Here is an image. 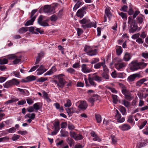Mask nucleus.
I'll use <instances>...</instances> for the list:
<instances>
[{"label": "nucleus", "mask_w": 148, "mask_h": 148, "mask_svg": "<svg viewBox=\"0 0 148 148\" xmlns=\"http://www.w3.org/2000/svg\"><path fill=\"white\" fill-rule=\"evenodd\" d=\"M133 116L132 115H129L128 116V119L127 121L131 124L133 123L134 120L133 119Z\"/></svg>", "instance_id": "obj_41"}, {"label": "nucleus", "mask_w": 148, "mask_h": 148, "mask_svg": "<svg viewBox=\"0 0 148 148\" xmlns=\"http://www.w3.org/2000/svg\"><path fill=\"white\" fill-rule=\"evenodd\" d=\"M43 12L45 13L52 14L56 12L54 7H51L49 5H46L43 8Z\"/></svg>", "instance_id": "obj_5"}, {"label": "nucleus", "mask_w": 148, "mask_h": 148, "mask_svg": "<svg viewBox=\"0 0 148 148\" xmlns=\"http://www.w3.org/2000/svg\"><path fill=\"white\" fill-rule=\"evenodd\" d=\"M146 81H147L146 79L145 78H142L136 82V86L139 87L141 86L142 84H143L144 82Z\"/></svg>", "instance_id": "obj_20"}, {"label": "nucleus", "mask_w": 148, "mask_h": 148, "mask_svg": "<svg viewBox=\"0 0 148 148\" xmlns=\"http://www.w3.org/2000/svg\"><path fill=\"white\" fill-rule=\"evenodd\" d=\"M84 51L87 53V54L90 56H93L97 55V50L96 49L93 50L90 46H85L84 49Z\"/></svg>", "instance_id": "obj_4"}, {"label": "nucleus", "mask_w": 148, "mask_h": 148, "mask_svg": "<svg viewBox=\"0 0 148 148\" xmlns=\"http://www.w3.org/2000/svg\"><path fill=\"white\" fill-rule=\"evenodd\" d=\"M8 62L7 59L5 58H3V59H0V64H7Z\"/></svg>", "instance_id": "obj_45"}, {"label": "nucleus", "mask_w": 148, "mask_h": 148, "mask_svg": "<svg viewBox=\"0 0 148 148\" xmlns=\"http://www.w3.org/2000/svg\"><path fill=\"white\" fill-rule=\"evenodd\" d=\"M115 117L117 120V121L119 123H123L125 121V119L124 117L121 118V114L118 115H115Z\"/></svg>", "instance_id": "obj_15"}, {"label": "nucleus", "mask_w": 148, "mask_h": 148, "mask_svg": "<svg viewBox=\"0 0 148 148\" xmlns=\"http://www.w3.org/2000/svg\"><path fill=\"white\" fill-rule=\"evenodd\" d=\"M64 76V75L63 74L55 75L53 76L54 78L57 80H54L53 82L56 84L59 88H62L66 83V82L63 78Z\"/></svg>", "instance_id": "obj_1"}, {"label": "nucleus", "mask_w": 148, "mask_h": 148, "mask_svg": "<svg viewBox=\"0 0 148 148\" xmlns=\"http://www.w3.org/2000/svg\"><path fill=\"white\" fill-rule=\"evenodd\" d=\"M83 138V136H82V135L79 134L78 135H77L76 134V136L75 137V140H80L82 139Z\"/></svg>", "instance_id": "obj_46"}, {"label": "nucleus", "mask_w": 148, "mask_h": 148, "mask_svg": "<svg viewBox=\"0 0 148 148\" xmlns=\"http://www.w3.org/2000/svg\"><path fill=\"white\" fill-rule=\"evenodd\" d=\"M122 103L127 108L129 107L130 105V102L125 100H122Z\"/></svg>", "instance_id": "obj_35"}, {"label": "nucleus", "mask_w": 148, "mask_h": 148, "mask_svg": "<svg viewBox=\"0 0 148 148\" xmlns=\"http://www.w3.org/2000/svg\"><path fill=\"white\" fill-rule=\"evenodd\" d=\"M40 103L38 102L34 104L33 105L34 109H35L36 110H39L40 108L39 105Z\"/></svg>", "instance_id": "obj_44"}, {"label": "nucleus", "mask_w": 148, "mask_h": 148, "mask_svg": "<svg viewBox=\"0 0 148 148\" xmlns=\"http://www.w3.org/2000/svg\"><path fill=\"white\" fill-rule=\"evenodd\" d=\"M39 67L38 65H37L35 66H33L32 68L29 71V72H30L35 71L37 68H38Z\"/></svg>", "instance_id": "obj_61"}, {"label": "nucleus", "mask_w": 148, "mask_h": 148, "mask_svg": "<svg viewBox=\"0 0 148 148\" xmlns=\"http://www.w3.org/2000/svg\"><path fill=\"white\" fill-rule=\"evenodd\" d=\"M82 3L80 1H78L74 7L73 9L74 10H76L78 8L80 7Z\"/></svg>", "instance_id": "obj_29"}, {"label": "nucleus", "mask_w": 148, "mask_h": 148, "mask_svg": "<svg viewBox=\"0 0 148 148\" xmlns=\"http://www.w3.org/2000/svg\"><path fill=\"white\" fill-rule=\"evenodd\" d=\"M116 52L118 55H120L122 53V48L121 47H119L118 48L116 49Z\"/></svg>", "instance_id": "obj_43"}, {"label": "nucleus", "mask_w": 148, "mask_h": 148, "mask_svg": "<svg viewBox=\"0 0 148 148\" xmlns=\"http://www.w3.org/2000/svg\"><path fill=\"white\" fill-rule=\"evenodd\" d=\"M91 77H92L94 80L99 82L102 80V77L97 75L95 73L92 74Z\"/></svg>", "instance_id": "obj_14"}, {"label": "nucleus", "mask_w": 148, "mask_h": 148, "mask_svg": "<svg viewBox=\"0 0 148 148\" xmlns=\"http://www.w3.org/2000/svg\"><path fill=\"white\" fill-rule=\"evenodd\" d=\"M17 56L14 54H11L9 56L8 59L10 60H14L16 58Z\"/></svg>", "instance_id": "obj_53"}, {"label": "nucleus", "mask_w": 148, "mask_h": 148, "mask_svg": "<svg viewBox=\"0 0 148 148\" xmlns=\"http://www.w3.org/2000/svg\"><path fill=\"white\" fill-rule=\"evenodd\" d=\"M60 133L62 136L65 137L69 136V133L68 132L65 131L63 130H61Z\"/></svg>", "instance_id": "obj_28"}, {"label": "nucleus", "mask_w": 148, "mask_h": 148, "mask_svg": "<svg viewBox=\"0 0 148 148\" xmlns=\"http://www.w3.org/2000/svg\"><path fill=\"white\" fill-rule=\"evenodd\" d=\"M91 136L93 137V140L95 141H97L100 142L101 140V139L97 135L94 131H92L90 132Z\"/></svg>", "instance_id": "obj_13"}, {"label": "nucleus", "mask_w": 148, "mask_h": 148, "mask_svg": "<svg viewBox=\"0 0 148 148\" xmlns=\"http://www.w3.org/2000/svg\"><path fill=\"white\" fill-rule=\"evenodd\" d=\"M27 31V28L26 27H22L18 31L19 33L22 34L26 32Z\"/></svg>", "instance_id": "obj_32"}, {"label": "nucleus", "mask_w": 148, "mask_h": 148, "mask_svg": "<svg viewBox=\"0 0 148 148\" xmlns=\"http://www.w3.org/2000/svg\"><path fill=\"white\" fill-rule=\"evenodd\" d=\"M95 116L97 122L98 123H100L101 120V116L100 114H95Z\"/></svg>", "instance_id": "obj_26"}, {"label": "nucleus", "mask_w": 148, "mask_h": 148, "mask_svg": "<svg viewBox=\"0 0 148 148\" xmlns=\"http://www.w3.org/2000/svg\"><path fill=\"white\" fill-rule=\"evenodd\" d=\"M92 66L90 68L88 67L86 64H83L81 66L82 71L84 73H88L92 71Z\"/></svg>", "instance_id": "obj_6"}, {"label": "nucleus", "mask_w": 148, "mask_h": 148, "mask_svg": "<svg viewBox=\"0 0 148 148\" xmlns=\"http://www.w3.org/2000/svg\"><path fill=\"white\" fill-rule=\"evenodd\" d=\"M105 13L106 15L109 18H110L112 16L110 10L107 9H106L105 10Z\"/></svg>", "instance_id": "obj_47"}, {"label": "nucleus", "mask_w": 148, "mask_h": 148, "mask_svg": "<svg viewBox=\"0 0 148 148\" xmlns=\"http://www.w3.org/2000/svg\"><path fill=\"white\" fill-rule=\"evenodd\" d=\"M86 9V7H84L79 9L77 13V16L80 18H82L84 16V14L86 13L85 10Z\"/></svg>", "instance_id": "obj_7"}, {"label": "nucleus", "mask_w": 148, "mask_h": 148, "mask_svg": "<svg viewBox=\"0 0 148 148\" xmlns=\"http://www.w3.org/2000/svg\"><path fill=\"white\" fill-rule=\"evenodd\" d=\"M125 98L127 100H131L132 99L130 92L127 94L125 95Z\"/></svg>", "instance_id": "obj_54"}, {"label": "nucleus", "mask_w": 148, "mask_h": 148, "mask_svg": "<svg viewBox=\"0 0 148 148\" xmlns=\"http://www.w3.org/2000/svg\"><path fill=\"white\" fill-rule=\"evenodd\" d=\"M44 53L43 52H41L40 53H38V56L36 59L35 64H37L40 60L41 58L44 56Z\"/></svg>", "instance_id": "obj_17"}, {"label": "nucleus", "mask_w": 148, "mask_h": 148, "mask_svg": "<svg viewBox=\"0 0 148 148\" xmlns=\"http://www.w3.org/2000/svg\"><path fill=\"white\" fill-rule=\"evenodd\" d=\"M36 17V16L35 15L31 18V19L27 21L25 24V25L28 26L29 25H32Z\"/></svg>", "instance_id": "obj_18"}, {"label": "nucleus", "mask_w": 148, "mask_h": 148, "mask_svg": "<svg viewBox=\"0 0 148 148\" xmlns=\"http://www.w3.org/2000/svg\"><path fill=\"white\" fill-rule=\"evenodd\" d=\"M128 9V7L127 5H124L121 7L120 10L124 12H126L127 11Z\"/></svg>", "instance_id": "obj_55"}, {"label": "nucleus", "mask_w": 148, "mask_h": 148, "mask_svg": "<svg viewBox=\"0 0 148 148\" xmlns=\"http://www.w3.org/2000/svg\"><path fill=\"white\" fill-rule=\"evenodd\" d=\"M131 58L130 54L128 53H126L124 55L123 59L125 61H128Z\"/></svg>", "instance_id": "obj_30"}, {"label": "nucleus", "mask_w": 148, "mask_h": 148, "mask_svg": "<svg viewBox=\"0 0 148 148\" xmlns=\"http://www.w3.org/2000/svg\"><path fill=\"white\" fill-rule=\"evenodd\" d=\"M57 16L55 14H53L50 17V20L52 21H56L58 19Z\"/></svg>", "instance_id": "obj_42"}, {"label": "nucleus", "mask_w": 148, "mask_h": 148, "mask_svg": "<svg viewBox=\"0 0 148 148\" xmlns=\"http://www.w3.org/2000/svg\"><path fill=\"white\" fill-rule=\"evenodd\" d=\"M105 63V60L104 61L102 62L98 63L94 65V67L95 69H98L100 68L101 67L104 65Z\"/></svg>", "instance_id": "obj_21"}, {"label": "nucleus", "mask_w": 148, "mask_h": 148, "mask_svg": "<svg viewBox=\"0 0 148 148\" xmlns=\"http://www.w3.org/2000/svg\"><path fill=\"white\" fill-rule=\"evenodd\" d=\"M126 64L125 62L118 63L115 65V67L118 70H120L126 66Z\"/></svg>", "instance_id": "obj_12"}, {"label": "nucleus", "mask_w": 148, "mask_h": 148, "mask_svg": "<svg viewBox=\"0 0 148 148\" xmlns=\"http://www.w3.org/2000/svg\"><path fill=\"white\" fill-rule=\"evenodd\" d=\"M119 110L123 115H126V110L124 107L122 106H120L119 107Z\"/></svg>", "instance_id": "obj_22"}, {"label": "nucleus", "mask_w": 148, "mask_h": 148, "mask_svg": "<svg viewBox=\"0 0 148 148\" xmlns=\"http://www.w3.org/2000/svg\"><path fill=\"white\" fill-rule=\"evenodd\" d=\"M92 74H89L88 75V80L90 84L94 86H95L96 84L93 81V79L91 77Z\"/></svg>", "instance_id": "obj_23"}, {"label": "nucleus", "mask_w": 148, "mask_h": 148, "mask_svg": "<svg viewBox=\"0 0 148 148\" xmlns=\"http://www.w3.org/2000/svg\"><path fill=\"white\" fill-rule=\"evenodd\" d=\"M87 107L86 102L85 101H81L78 107L81 110L85 109Z\"/></svg>", "instance_id": "obj_16"}, {"label": "nucleus", "mask_w": 148, "mask_h": 148, "mask_svg": "<svg viewBox=\"0 0 148 148\" xmlns=\"http://www.w3.org/2000/svg\"><path fill=\"white\" fill-rule=\"evenodd\" d=\"M142 56L145 59H148V52H143L142 53Z\"/></svg>", "instance_id": "obj_63"}, {"label": "nucleus", "mask_w": 148, "mask_h": 148, "mask_svg": "<svg viewBox=\"0 0 148 148\" xmlns=\"http://www.w3.org/2000/svg\"><path fill=\"white\" fill-rule=\"evenodd\" d=\"M56 71V68L54 67H52L50 70L48 71L44 74V76L50 75L53 74V72Z\"/></svg>", "instance_id": "obj_25"}, {"label": "nucleus", "mask_w": 148, "mask_h": 148, "mask_svg": "<svg viewBox=\"0 0 148 148\" xmlns=\"http://www.w3.org/2000/svg\"><path fill=\"white\" fill-rule=\"evenodd\" d=\"M10 80L13 86L14 85H18L19 84V81L17 79L13 78Z\"/></svg>", "instance_id": "obj_31"}, {"label": "nucleus", "mask_w": 148, "mask_h": 148, "mask_svg": "<svg viewBox=\"0 0 148 148\" xmlns=\"http://www.w3.org/2000/svg\"><path fill=\"white\" fill-rule=\"evenodd\" d=\"M99 61V59L98 58H95L93 59L91 63L93 64H95Z\"/></svg>", "instance_id": "obj_59"}, {"label": "nucleus", "mask_w": 148, "mask_h": 148, "mask_svg": "<svg viewBox=\"0 0 148 148\" xmlns=\"http://www.w3.org/2000/svg\"><path fill=\"white\" fill-rule=\"evenodd\" d=\"M122 93L125 95L126 94H128V93L130 92L127 90L126 89V88L125 86H124L122 87Z\"/></svg>", "instance_id": "obj_33"}, {"label": "nucleus", "mask_w": 148, "mask_h": 148, "mask_svg": "<svg viewBox=\"0 0 148 148\" xmlns=\"http://www.w3.org/2000/svg\"><path fill=\"white\" fill-rule=\"evenodd\" d=\"M89 21L90 20L89 19L84 18L80 20L79 22L80 23L83 24V25H85L87 24L89 22Z\"/></svg>", "instance_id": "obj_27"}, {"label": "nucleus", "mask_w": 148, "mask_h": 148, "mask_svg": "<svg viewBox=\"0 0 148 148\" xmlns=\"http://www.w3.org/2000/svg\"><path fill=\"white\" fill-rule=\"evenodd\" d=\"M44 16L42 15H40L38 17V23L39 24H40L42 22L43 18Z\"/></svg>", "instance_id": "obj_56"}, {"label": "nucleus", "mask_w": 148, "mask_h": 148, "mask_svg": "<svg viewBox=\"0 0 148 148\" xmlns=\"http://www.w3.org/2000/svg\"><path fill=\"white\" fill-rule=\"evenodd\" d=\"M70 134L71 137L72 138H73L75 139L76 136V134L75 132H70Z\"/></svg>", "instance_id": "obj_60"}, {"label": "nucleus", "mask_w": 148, "mask_h": 148, "mask_svg": "<svg viewBox=\"0 0 148 148\" xmlns=\"http://www.w3.org/2000/svg\"><path fill=\"white\" fill-rule=\"evenodd\" d=\"M26 79L28 81H31L35 80L36 78V77L34 75H30L27 77Z\"/></svg>", "instance_id": "obj_36"}, {"label": "nucleus", "mask_w": 148, "mask_h": 148, "mask_svg": "<svg viewBox=\"0 0 148 148\" xmlns=\"http://www.w3.org/2000/svg\"><path fill=\"white\" fill-rule=\"evenodd\" d=\"M16 129L14 127H13L9 129L6 130V131L8 132L9 133H12L15 132L16 131Z\"/></svg>", "instance_id": "obj_39"}, {"label": "nucleus", "mask_w": 148, "mask_h": 148, "mask_svg": "<svg viewBox=\"0 0 148 148\" xmlns=\"http://www.w3.org/2000/svg\"><path fill=\"white\" fill-rule=\"evenodd\" d=\"M96 22H90V20L89 21V22H88L87 24L82 25V27L84 29H86L87 28H90L92 27L96 28Z\"/></svg>", "instance_id": "obj_8"}, {"label": "nucleus", "mask_w": 148, "mask_h": 148, "mask_svg": "<svg viewBox=\"0 0 148 148\" xmlns=\"http://www.w3.org/2000/svg\"><path fill=\"white\" fill-rule=\"evenodd\" d=\"M101 76L102 78L104 79H109V75L108 73H106L105 72H103L101 74Z\"/></svg>", "instance_id": "obj_34"}, {"label": "nucleus", "mask_w": 148, "mask_h": 148, "mask_svg": "<svg viewBox=\"0 0 148 148\" xmlns=\"http://www.w3.org/2000/svg\"><path fill=\"white\" fill-rule=\"evenodd\" d=\"M12 86L11 80L7 81L3 85L4 87L6 88H8L12 87Z\"/></svg>", "instance_id": "obj_24"}, {"label": "nucleus", "mask_w": 148, "mask_h": 148, "mask_svg": "<svg viewBox=\"0 0 148 148\" xmlns=\"http://www.w3.org/2000/svg\"><path fill=\"white\" fill-rule=\"evenodd\" d=\"M112 143L113 144H116L117 142L116 138L114 136H111Z\"/></svg>", "instance_id": "obj_51"}, {"label": "nucleus", "mask_w": 148, "mask_h": 148, "mask_svg": "<svg viewBox=\"0 0 148 148\" xmlns=\"http://www.w3.org/2000/svg\"><path fill=\"white\" fill-rule=\"evenodd\" d=\"M21 58V56L18 57L17 56L16 57V58H15L14 59V60L13 61V63L14 64H16L18 63L19 62H20L21 61V60L20 58Z\"/></svg>", "instance_id": "obj_37"}, {"label": "nucleus", "mask_w": 148, "mask_h": 148, "mask_svg": "<svg viewBox=\"0 0 148 148\" xmlns=\"http://www.w3.org/2000/svg\"><path fill=\"white\" fill-rule=\"evenodd\" d=\"M131 64L132 65L130 69L133 71L144 68L147 65L146 63L142 62H138L137 61H133L131 62Z\"/></svg>", "instance_id": "obj_2"}, {"label": "nucleus", "mask_w": 148, "mask_h": 148, "mask_svg": "<svg viewBox=\"0 0 148 148\" xmlns=\"http://www.w3.org/2000/svg\"><path fill=\"white\" fill-rule=\"evenodd\" d=\"M47 78L41 77L37 79V81L39 82H43L47 80Z\"/></svg>", "instance_id": "obj_50"}, {"label": "nucleus", "mask_w": 148, "mask_h": 148, "mask_svg": "<svg viewBox=\"0 0 148 148\" xmlns=\"http://www.w3.org/2000/svg\"><path fill=\"white\" fill-rule=\"evenodd\" d=\"M67 71L68 72L71 74H73L75 71V70L72 68H70L68 69L67 70Z\"/></svg>", "instance_id": "obj_57"}, {"label": "nucleus", "mask_w": 148, "mask_h": 148, "mask_svg": "<svg viewBox=\"0 0 148 148\" xmlns=\"http://www.w3.org/2000/svg\"><path fill=\"white\" fill-rule=\"evenodd\" d=\"M39 25L43 27L48 26H49V24L47 22L44 21H42Z\"/></svg>", "instance_id": "obj_62"}, {"label": "nucleus", "mask_w": 148, "mask_h": 148, "mask_svg": "<svg viewBox=\"0 0 148 148\" xmlns=\"http://www.w3.org/2000/svg\"><path fill=\"white\" fill-rule=\"evenodd\" d=\"M71 105V103L70 100L68 99L67 100V102L64 104V106L65 107H69Z\"/></svg>", "instance_id": "obj_48"}, {"label": "nucleus", "mask_w": 148, "mask_h": 148, "mask_svg": "<svg viewBox=\"0 0 148 148\" xmlns=\"http://www.w3.org/2000/svg\"><path fill=\"white\" fill-rule=\"evenodd\" d=\"M44 68V66L42 65L40 66L39 68L37 70V71H38L37 73V75H40L46 71L47 70L46 69H45Z\"/></svg>", "instance_id": "obj_10"}, {"label": "nucleus", "mask_w": 148, "mask_h": 148, "mask_svg": "<svg viewBox=\"0 0 148 148\" xmlns=\"http://www.w3.org/2000/svg\"><path fill=\"white\" fill-rule=\"evenodd\" d=\"M118 13L119 15L122 17V18L127 20V16L126 13L123 12H119Z\"/></svg>", "instance_id": "obj_38"}, {"label": "nucleus", "mask_w": 148, "mask_h": 148, "mask_svg": "<svg viewBox=\"0 0 148 148\" xmlns=\"http://www.w3.org/2000/svg\"><path fill=\"white\" fill-rule=\"evenodd\" d=\"M20 137L19 135L14 134L12 138V140L13 141L16 140Z\"/></svg>", "instance_id": "obj_58"}, {"label": "nucleus", "mask_w": 148, "mask_h": 148, "mask_svg": "<svg viewBox=\"0 0 148 148\" xmlns=\"http://www.w3.org/2000/svg\"><path fill=\"white\" fill-rule=\"evenodd\" d=\"M17 133L20 134L22 135H25L27 133V132L26 131H19L17 132Z\"/></svg>", "instance_id": "obj_64"}, {"label": "nucleus", "mask_w": 148, "mask_h": 148, "mask_svg": "<svg viewBox=\"0 0 148 148\" xmlns=\"http://www.w3.org/2000/svg\"><path fill=\"white\" fill-rule=\"evenodd\" d=\"M112 98L113 99V103L115 104H116L118 101L117 96L116 95H112Z\"/></svg>", "instance_id": "obj_40"}, {"label": "nucleus", "mask_w": 148, "mask_h": 148, "mask_svg": "<svg viewBox=\"0 0 148 148\" xmlns=\"http://www.w3.org/2000/svg\"><path fill=\"white\" fill-rule=\"evenodd\" d=\"M140 36V34L139 33L135 34L132 36V38L134 39H136L138 38Z\"/></svg>", "instance_id": "obj_52"}, {"label": "nucleus", "mask_w": 148, "mask_h": 148, "mask_svg": "<svg viewBox=\"0 0 148 148\" xmlns=\"http://www.w3.org/2000/svg\"><path fill=\"white\" fill-rule=\"evenodd\" d=\"M67 140L69 141L68 143L71 147L74 145V141L73 139L68 138Z\"/></svg>", "instance_id": "obj_49"}, {"label": "nucleus", "mask_w": 148, "mask_h": 148, "mask_svg": "<svg viewBox=\"0 0 148 148\" xmlns=\"http://www.w3.org/2000/svg\"><path fill=\"white\" fill-rule=\"evenodd\" d=\"M140 75L138 73H135L130 75L127 78V80L129 82H132L135 81V79Z\"/></svg>", "instance_id": "obj_9"}, {"label": "nucleus", "mask_w": 148, "mask_h": 148, "mask_svg": "<svg viewBox=\"0 0 148 148\" xmlns=\"http://www.w3.org/2000/svg\"><path fill=\"white\" fill-rule=\"evenodd\" d=\"M127 23L129 27V31L130 33H134L137 30V25L131 16L129 17Z\"/></svg>", "instance_id": "obj_3"}, {"label": "nucleus", "mask_w": 148, "mask_h": 148, "mask_svg": "<svg viewBox=\"0 0 148 148\" xmlns=\"http://www.w3.org/2000/svg\"><path fill=\"white\" fill-rule=\"evenodd\" d=\"M145 18V16L143 15H139L136 18L137 22L139 24H142Z\"/></svg>", "instance_id": "obj_19"}, {"label": "nucleus", "mask_w": 148, "mask_h": 148, "mask_svg": "<svg viewBox=\"0 0 148 148\" xmlns=\"http://www.w3.org/2000/svg\"><path fill=\"white\" fill-rule=\"evenodd\" d=\"M119 127L123 131L128 130L131 129V126L128 124H124L119 126Z\"/></svg>", "instance_id": "obj_11"}]
</instances>
